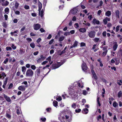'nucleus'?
Wrapping results in <instances>:
<instances>
[{"instance_id":"f257e3e1","label":"nucleus","mask_w":122,"mask_h":122,"mask_svg":"<svg viewBox=\"0 0 122 122\" xmlns=\"http://www.w3.org/2000/svg\"><path fill=\"white\" fill-rule=\"evenodd\" d=\"M26 76L30 77H32L33 75V72L31 69L28 70L26 72Z\"/></svg>"},{"instance_id":"f03ea898","label":"nucleus","mask_w":122,"mask_h":122,"mask_svg":"<svg viewBox=\"0 0 122 122\" xmlns=\"http://www.w3.org/2000/svg\"><path fill=\"white\" fill-rule=\"evenodd\" d=\"M63 64L61 63H57V64H54L52 65V66L51 67L52 69H55L61 66Z\"/></svg>"},{"instance_id":"7ed1b4c3","label":"nucleus","mask_w":122,"mask_h":122,"mask_svg":"<svg viewBox=\"0 0 122 122\" xmlns=\"http://www.w3.org/2000/svg\"><path fill=\"white\" fill-rule=\"evenodd\" d=\"M96 34L94 30L88 32V36L91 38H94Z\"/></svg>"},{"instance_id":"20e7f679","label":"nucleus","mask_w":122,"mask_h":122,"mask_svg":"<svg viewBox=\"0 0 122 122\" xmlns=\"http://www.w3.org/2000/svg\"><path fill=\"white\" fill-rule=\"evenodd\" d=\"M78 9L77 8H74L70 11V13H71L73 15L75 14L78 11Z\"/></svg>"},{"instance_id":"39448f33","label":"nucleus","mask_w":122,"mask_h":122,"mask_svg":"<svg viewBox=\"0 0 122 122\" xmlns=\"http://www.w3.org/2000/svg\"><path fill=\"white\" fill-rule=\"evenodd\" d=\"M81 67L82 70L85 71L87 70L88 68L87 67L86 64L85 63H83L82 64Z\"/></svg>"},{"instance_id":"423d86ee","label":"nucleus","mask_w":122,"mask_h":122,"mask_svg":"<svg viewBox=\"0 0 122 122\" xmlns=\"http://www.w3.org/2000/svg\"><path fill=\"white\" fill-rule=\"evenodd\" d=\"M27 86H19L18 87V89L20 91H24L25 89V87H27Z\"/></svg>"},{"instance_id":"0eeeda50","label":"nucleus","mask_w":122,"mask_h":122,"mask_svg":"<svg viewBox=\"0 0 122 122\" xmlns=\"http://www.w3.org/2000/svg\"><path fill=\"white\" fill-rule=\"evenodd\" d=\"M41 27V25L38 24H36L34 25V29L35 30L39 29Z\"/></svg>"},{"instance_id":"6e6552de","label":"nucleus","mask_w":122,"mask_h":122,"mask_svg":"<svg viewBox=\"0 0 122 122\" xmlns=\"http://www.w3.org/2000/svg\"><path fill=\"white\" fill-rule=\"evenodd\" d=\"M3 96L6 99V100L8 102H10L11 101V99L10 98L5 94H3Z\"/></svg>"},{"instance_id":"1a4fd4ad","label":"nucleus","mask_w":122,"mask_h":122,"mask_svg":"<svg viewBox=\"0 0 122 122\" xmlns=\"http://www.w3.org/2000/svg\"><path fill=\"white\" fill-rule=\"evenodd\" d=\"M111 15V12L109 10H107L106 12L105 13V15L107 17L110 16Z\"/></svg>"},{"instance_id":"9d476101","label":"nucleus","mask_w":122,"mask_h":122,"mask_svg":"<svg viewBox=\"0 0 122 122\" xmlns=\"http://www.w3.org/2000/svg\"><path fill=\"white\" fill-rule=\"evenodd\" d=\"M115 13L116 14V18H119V11L118 10H116L115 11Z\"/></svg>"},{"instance_id":"9b49d317","label":"nucleus","mask_w":122,"mask_h":122,"mask_svg":"<svg viewBox=\"0 0 122 122\" xmlns=\"http://www.w3.org/2000/svg\"><path fill=\"white\" fill-rule=\"evenodd\" d=\"M118 45L117 42L114 43V44L113 47V49L114 51H115Z\"/></svg>"},{"instance_id":"f8f14e48","label":"nucleus","mask_w":122,"mask_h":122,"mask_svg":"<svg viewBox=\"0 0 122 122\" xmlns=\"http://www.w3.org/2000/svg\"><path fill=\"white\" fill-rule=\"evenodd\" d=\"M79 31L82 33L85 32L86 31V30L85 28H81L79 29Z\"/></svg>"},{"instance_id":"ddd939ff","label":"nucleus","mask_w":122,"mask_h":122,"mask_svg":"<svg viewBox=\"0 0 122 122\" xmlns=\"http://www.w3.org/2000/svg\"><path fill=\"white\" fill-rule=\"evenodd\" d=\"M39 11L40 13V11L41 10L42 7V5L40 2L39 3Z\"/></svg>"},{"instance_id":"4468645a","label":"nucleus","mask_w":122,"mask_h":122,"mask_svg":"<svg viewBox=\"0 0 122 122\" xmlns=\"http://www.w3.org/2000/svg\"><path fill=\"white\" fill-rule=\"evenodd\" d=\"M25 52V50L23 49H20V54L22 55Z\"/></svg>"},{"instance_id":"2eb2a0df","label":"nucleus","mask_w":122,"mask_h":122,"mask_svg":"<svg viewBox=\"0 0 122 122\" xmlns=\"http://www.w3.org/2000/svg\"><path fill=\"white\" fill-rule=\"evenodd\" d=\"M93 22L94 23H96L97 24H98L100 23L99 20H97L95 19H94L93 20Z\"/></svg>"},{"instance_id":"dca6fc26","label":"nucleus","mask_w":122,"mask_h":122,"mask_svg":"<svg viewBox=\"0 0 122 122\" xmlns=\"http://www.w3.org/2000/svg\"><path fill=\"white\" fill-rule=\"evenodd\" d=\"M88 112V109L86 108H85L83 109V113L84 114H86Z\"/></svg>"},{"instance_id":"f3484780","label":"nucleus","mask_w":122,"mask_h":122,"mask_svg":"<svg viewBox=\"0 0 122 122\" xmlns=\"http://www.w3.org/2000/svg\"><path fill=\"white\" fill-rule=\"evenodd\" d=\"M26 68L25 66H23L22 67V71L24 74H25Z\"/></svg>"},{"instance_id":"a211bd4d","label":"nucleus","mask_w":122,"mask_h":122,"mask_svg":"<svg viewBox=\"0 0 122 122\" xmlns=\"http://www.w3.org/2000/svg\"><path fill=\"white\" fill-rule=\"evenodd\" d=\"M9 4V2L7 1H6L4 3L2 4V5L3 6H7Z\"/></svg>"},{"instance_id":"6ab92c4d","label":"nucleus","mask_w":122,"mask_h":122,"mask_svg":"<svg viewBox=\"0 0 122 122\" xmlns=\"http://www.w3.org/2000/svg\"><path fill=\"white\" fill-rule=\"evenodd\" d=\"M58 102L56 101H54L53 102V105L55 107L58 106Z\"/></svg>"},{"instance_id":"aec40b11","label":"nucleus","mask_w":122,"mask_h":122,"mask_svg":"<svg viewBox=\"0 0 122 122\" xmlns=\"http://www.w3.org/2000/svg\"><path fill=\"white\" fill-rule=\"evenodd\" d=\"M5 11L7 14H8L9 12V9L8 8H6L5 10Z\"/></svg>"},{"instance_id":"412c9836","label":"nucleus","mask_w":122,"mask_h":122,"mask_svg":"<svg viewBox=\"0 0 122 122\" xmlns=\"http://www.w3.org/2000/svg\"><path fill=\"white\" fill-rule=\"evenodd\" d=\"M117 83L119 85L121 86L122 83V81L121 80H118Z\"/></svg>"},{"instance_id":"4be33fe9","label":"nucleus","mask_w":122,"mask_h":122,"mask_svg":"<svg viewBox=\"0 0 122 122\" xmlns=\"http://www.w3.org/2000/svg\"><path fill=\"white\" fill-rule=\"evenodd\" d=\"M78 42L76 41L75 42L74 44L72 45L73 47H75L77 46V45Z\"/></svg>"},{"instance_id":"5701e85b","label":"nucleus","mask_w":122,"mask_h":122,"mask_svg":"<svg viewBox=\"0 0 122 122\" xmlns=\"http://www.w3.org/2000/svg\"><path fill=\"white\" fill-rule=\"evenodd\" d=\"M64 38V37L62 36L60 37L59 39V41H62Z\"/></svg>"},{"instance_id":"b1692460","label":"nucleus","mask_w":122,"mask_h":122,"mask_svg":"<svg viewBox=\"0 0 122 122\" xmlns=\"http://www.w3.org/2000/svg\"><path fill=\"white\" fill-rule=\"evenodd\" d=\"M19 5V3L17 2H15V8L16 9H17L18 8Z\"/></svg>"},{"instance_id":"393cba45","label":"nucleus","mask_w":122,"mask_h":122,"mask_svg":"<svg viewBox=\"0 0 122 122\" xmlns=\"http://www.w3.org/2000/svg\"><path fill=\"white\" fill-rule=\"evenodd\" d=\"M6 117L9 118V119H11V116L8 113H7L6 114Z\"/></svg>"},{"instance_id":"a878e982","label":"nucleus","mask_w":122,"mask_h":122,"mask_svg":"<svg viewBox=\"0 0 122 122\" xmlns=\"http://www.w3.org/2000/svg\"><path fill=\"white\" fill-rule=\"evenodd\" d=\"M30 46L33 48H34L35 46V45L34 43H31L30 44Z\"/></svg>"},{"instance_id":"bb28decb","label":"nucleus","mask_w":122,"mask_h":122,"mask_svg":"<svg viewBox=\"0 0 122 122\" xmlns=\"http://www.w3.org/2000/svg\"><path fill=\"white\" fill-rule=\"evenodd\" d=\"M122 94V92L121 91H120L118 93V94L117 96L119 97H120L121 96V95Z\"/></svg>"},{"instance_id":"cd10ccee","label":"nucleus","mask_w":122,"mask_h":122,"mask_svg":"<svg viewBox=\"0 0 122 122\" xmlns=\"http://www.w3.org/2000/svg\"><path fill=\"white\" fill-rule=\"evenodd\" d=\"M14 10L16 15H19L20 13V12L18 11H15V10Z\"/></svg>"},{"instance_id":"c85d7f7f","label":"nucleus","mask_w":122,"mask_h":122,"mask_svg":"<svg viewBox=\"0 0 122 122\" xmlns=\"http://www.w3.org/2000/svg\"><path fill=\"white\" fill-rule=\"evenodd\" d=\"M113 106L115 107L118 105L117 103L116 102H114L113 104Z\"/></svg>"},{"instance_id":"c756f323","label":"nucleus","mask_w":122,"mask_h":122,"mask_svg":"<svg viewBox=\"0 0 122 122\" xmlns=\"http://www.w3.org/2000/svg\"><path fill=\"white\" fill-rule=\"evenodd\" d=\"M36 72L38 75H39L40 73V69H37L36 70Z\"/></svg>"},{"instance_id":"7c9ffc66","label":"nucleus","mask_w":122,"mask_h":122,"mask_svg":"<svg viewBox=\"0 0 122 122\" xmlns=\"http://www.w3.org/2000/svg\"><path fill=\"white\" fill-rule=\"evenodd\" d=\"M99 39L98 38H95V39H93V41L95 42H98L99 40Z\"/></svg>"},{"instance_id":"2f4dec72","label":"nucleus","mask_w":122,"mask_h":122,"mask_svg":"<svg viewBox=\"0 0 122 122\" xmlns=\"http://www.w3.org/2000/svg\"><path fill=\"white\" fill-rule=\"evenodd\" d=\"M31 69L33 70H35L36 68V66L34 65H32L31 66Z\"/></svg>"},{"instance_id":"473e14b6","label":"nucleus","mask_w":122,"mask_h":122,"mask_svg":"<svg viewBox=\"0 0 122 122\" xmlns=\"http://www.w3.org/2000/svg\"><path fill=\"white\" fill-rule=\"evenodd\" d=\"M99 97H97V102L98 104V105L99 106H101V104L100 103V102L99 101Z\"/></svg>"},{"instance_id":"72a5a7b5","label":"nucleus","mask_w":122,"mask_h":122,"mask_svg":"<svg viewBox=\"0 0 122 122\" xmlns=\"http://www.w3.org/2000/svg\"><path fill=\"white\" fill-rule=\"evenodd\" d=\"M71 107L73 108L74 109H75L76 108V105L74 103H73L71 105Z\"/></svg>"},{"instance_id":"f704fd0d","label":"nucleus","mask_w":122,"mask_h":122,"mask_svg":"<svg viewBox=\"0 0 122 122\" xmlns=\"http://www.w3.org/2000/svg\"><path fill=\"white\" fill-rule=\"evenodd\" d=\"M8 79V77H6L5 79V81L4 82V84L5 85H6L7 83V80Z\"/></svg>"},{"instance_id":"c9c22d12","label":"nucleus","mask_w":122,"mask_h":122,"mask_svg":"<svg viewBox=\"0 0 122 122\" xmlns=\"http://www.w3.org/2000/svg\"><path fill=\"white\" fill-rule=\"evenodd\" d=\"M2 26L3 27L6 28L7 26V24L5 22H4L2 24Z\"/></svg>"},{"instance_id":"e433bc0d","label":"nucleus","mask_w":122,"mask_h":122,"mask_svg":"<svg viewBox=\"0 0 122 122\" xmlns=\"http://www.w3.org/2000/svg\"><path fill=\"white\" fill-rule=\"evenodd\" d=\"M81 111V110L80 109H77L75 110V112L76 113L79 112Z\"/></svg>"},{"instance_id":"4c0bfd02","label":"nucleus","mask_w":122,"mask_h":122,"mask_svg":"<svg viewBox=\"0 0 122 122\" xmlns=\"http://www.w3.org/2000/svg\"><path fill=\"white\" fill-rule=\"evenodd\" d=\"M120 27V26L119 25L117 26L116 27V32H117L119 31Z\"/></svg>"},{"instance_id":"58836bf2","label":"nucleus","mask_w":122,"mask_h":122,"mask_svg":"<svg viewBox=\"0 0 122 122\" xmlns=\"http://www.w3.org/2000/svg\"><path fill=\"white\" fill-rule=\"evenodd\" d=\"M93 77L96 80L97 79V76L96 74L93 75Z\"/></svg>"},{"instance_id":"ea45409f","label":"nucleus","mask_w":122,"mask_h":122,"mask_svg":"<svg viewBox=\"0 0 122 122\" xmlns=\"http://www.w3.org/2000/svg\"><path fill=\"white\" fill-rule=\"evenodd\" d=\"M43 11L42 10L41 11L40 13H39V15H40L41 17H42L43 16Z\"/></svg>"},{"instance_id":"a19ab883","label":"nucleus","mask_w":122,"mask_h":122,"mask_svg":"<svg viewBox=\"0 0 122 122\" xmlns=\"http://www.w3.org/2000/svg\"><path fill=\"white\" fill-rule=\"evenodd\" d=\"M83 94L84 95H86L87 93V92L85 90H83Z\"/></svg>"},{"instance_id":"79ce46f5","label":"nucleus","mask_w":122,"mask_h":122,"mask_svg":"<svg viewBox=\"0 0 122 122\" xmlns=\"http://www.w3.org/2000/svg\"><path fill=\"white\" fill-rule=\"evenodd\" d=\"M24 8L25 9L28 10L29 9V6L28 5H26L25 6Z\"/></svg>"},{"instance_id":"37998d69","label":"nucleus","mask_w":122,"mask_h":122,"mask_svg":"<svg viewBox=\"0 0 122 122\" xmlns=\"http://www.w3.org/2000/svg\"><path fill=\"white\" fill-rule=\"evenodd\" d=\"M6 49L7 51L11 50H12V48L10 47H6Z\"/></svg>"},{"instance_id":"c03bdc74","label":"nucleus","mask_w":122,"mask_h":122,"mask_svg":"<svg viewBox=\"0 0 122 122\" xmlns=\"http://www.w3.org/2000/svg\"><path fill=\"white\" fill-rule=\"evenodd\" d=\"M13 86V85L12 84V83H11L10 84V85L9 86V87L8 88L9 89H11V88Z\"/></svg>"},{"instance_id":"a18cd8bd","label":"nucleus","mask_w":122,"mask_h":122,"mask_svg":"<svg viewBox=\"0 0 122 122\" xmlns=\"http://www.w3.org/2000/svg\"><path fill=\"white\" fill-rule=\"evenodd\" d=\"M103 21L105 25L107 23V21L105 19L103 20Z\"/></svg>"},{"instance_id":"49530a36","label":"nucleus","mask_w":122,"mask_h":122,"mask_svg":"<svg viewBox=\"0 0 122 122\" xmlns=\"http://www.w3.org/2000/svg\"><path fill=\"white\" fill-rule=\"evenodd\" d=\"M107 51H104L103 52V54L102 56H104L106 54L107 52Z\"/></svg>"},{"instance_id":"de8ad7c7","label":"nucleus","mask_w":122,"mask_h":122,"mask_svg":"<svg viewBox=\"0 0 122 122\" xmlns=\"http://www.w3.org/2000/svg\"><path fill=\"white\" fill-rule=\"evenodd\" d=\"M43 60H42L41 58H39L37 60V62L38 63H40L41 62V61H43Z\"/></svg>"},{"instance_id":"09e8293b","label":"nucleus","mask_w":122,"mask_h":122,"mask_svg":"<svg viewBox=\"0 0 122 122\" xmlns=\"http://www.w3.org/2000/svg\"><path fill=\"white\" fill-rule=\"evenodd\" d=\"M8 59L7 58L5 60H4V61L3 62V63L5 64H6L8 62Z\"/></svg>"},{"instance_id":"8fccbe9b","label":"nucleus","mask_w":122,"mask_h":122,"mask_svg":"<svg viewBox=\"0 0 122 122\" xmlns=\"http://www.w3.org/2000/svg\"><path fill=\"white\" fill-rule=\"evenodd\" d=\"M26 39L29 42H31L32 41L31 39L30 38H26Z\"/></svg>"},{"instance_id":"3c124183","label":"nucleus","mask_w":122,"mask_h":122,"mask_svg":"<svg viewBox=\"0 0 122 122\" xmlns=\"http://www.w3.org/2000/svg\"><path fill=\"white\" fill-rule=\"evenodd\" d=\"M86 44L85 43L83 42H81V43L80 46L81 47L83 46H85Z\"/></svg>"},{"instance_id":"603ef678","label":"nucleus","mask_w":122,"mask_h":122,"mask_svg":"<svg viewBox=\"0 0 122 122\" xmlns=\"http://www.w3.org/2000/svg\"><path fill=\"white\" fill-rule=\"evenodd\" d=\"M11 47L14 50L16 48V47L13 44L12 45Z\"/></svg>"},{"instance_id":"864d4df0","label":"nucleus","mask_w":122,"mask_h":122,"mask_svg":"<svg viewBox=\"0 0 122 122\" xmlns=\"http://www.w3.org/2000/svg\"><path fill=\"white\" fill-rule=\"evenodd\" d=\"M61 100L62 98L61 97H59L56 98V100L59 101H61Z\"/></svg>"},{"instance_id":"5fc2aeb1","label":"nucleus","mask_w":122,"mask_h":122,"mask_svg":"<svg viewBox=\"0 0 122 122\" xmlns=\"http://www.w3.org/2000/svg\"><path fill=\"white\" fill-rule=\"evenodd\" d=\"M51 56H50L47 58L46 60H48L50 62L51 60Z\"/></svg>"},{"instance_id":"6e6d98bb","label":"nucleus","mask_w":122,"mask_h":122,"mask_svg":"<svg viewBox=\"0 0 122 122\" xmlns=\"http://www.w3.org/2000/svg\"><path fill=\"white\" fill-rule=\"evenodd\" d=\"M54 40L53 39H51L49 42V44H51L54 41Z\"/></svg>"},{"instance_id":"4d7b16f0","label":"nucleus","mask_w":122,"mask_h":122,"mask_svg":"<svg viewBox=\"0 0 122 122\" xmlns=\"http://www.w3.org/2000/svg\"><path fill=\"white\" fill-rule=\"evenodd\" d=\"M74 26L76 28H77L79 27V25L77 23H76L75 24Z\"/></svg>"},{"instance_id":"13d9d810","label":"nucleus","mask_w":122,"mask_h":122,"mask_svg":"<svg viewBox=\"0 0 122 122\" xmlns=\"http://www.w3.org/2000/svg\"><path fill=\"white\" fill-rule=\"evenodd\" d=\"M106 31H105L103 32L102 34L103 36L104 37L106 36Z\"/></svg>"},{"instance_id":"bf43d9fd","label":"nucleus","mask_w":122,"mask_h":122,"mask_svg":"<svg viewBox=\"0 0 122 122\" xmlns=\"http://www.w3.org/2000/svg\"><path fill=\"white\" fill-rule=\"evenodd\" d=\"M102 11L101 10H99L97 12V14L99 15H100Z\"/></svg>"},{"instance_id":"052dcab7","label":"nucleus","mask_w":122,"mask_h":122,"mask_svg":"<svg viewBox=\"0 0 122 122\" xmlns=\"http://www.w3.org/2000/svg\"><path fill=\"white\" fill-rule=\"evenodd\" d=\"M70 34L69 32H65L64 34V35L66 36H67V35H69Z\"/></svg>"},{"instance_id":"680f3d73","label":"nucleus","mask_w":122,"mask_h":122,"mask_svg":"<svg viewBox=\"0 0 122 122\" xmlns=\"http://www.w3.org/2000/svg\"><path fill=\"white\" fill-rule=\"evenodd\" d=\"M41 120L42 121L45 122L46 120V118H41Z\"/></svg>"},{"instance_id":"e2e57ef3","label":"nucleus","mask_w":122,"mask_h":122,"mask_svg":"<svg viewBox=\"0 0 122 122\" xmlns=\"http://www.w3.org/2000/svg\"><path fill=\"white\" fill-rule=\"evenodd\" d=\"M91 71H92V75L94 74H96L94 71L93 70V68L92 67V68H91Z\"/></svg>"},{"instance_id":"0e129e2a","label":"nucleus","mask_w":122,"mask_h":122,"mask_svg":"<svg viewBox=\"0 0 122 122\" xmlns=\"http://www.w3.org/2000/svg\"><path fill=\"white\" fill-rule=\"evenodd\" d=\"M40 30L41 32L42 33L44 32H45V30L42 28H41L40 29Z\"/></svg>"},{"instance_id":"69168bd1","label":"nucleus","mask_w":122,"mask_h":122,"mask_svg":"<svg viewBox=\"0 0 122 122\" xmlns=\"http://www.w3.org/2000/svg\"><path fill=\"white\" fill-rule=\"evenodd\" d=\"M107 26L108 27H110L112 26V25L111 23H109L107 24Z\"/></svg>"},{"instance_id":"338daca9","label":"nucleus","mask_w":122,"mask_h":122,"mask_svg":"<svg viewBox=\"0 0 122 122\" xmlns=\"http://www.w3.org/2000/svg\"><path fill=\"white\" fill-rule=\"evenodd\" d=\"M40 58L43 60L45 58V57H44L42 55H41V56Z\"/></svg>"},{"instance_id":"774afa93","label":"nucleus","mask_w":122,"mask_h":122,"mask_svg":"<svg viewBox=\"0 0 122 122\" xmlns=\"http://www.w3.org/2000/svg\"><path fill=\"white\" fill-rule=\"evenodd\" d=\"M39 53L38 51H37L36 52H34L33 53L34 55L35 56L37 55Z\"/></svg>"}]
</instances>
